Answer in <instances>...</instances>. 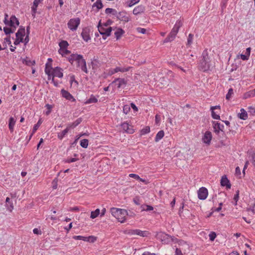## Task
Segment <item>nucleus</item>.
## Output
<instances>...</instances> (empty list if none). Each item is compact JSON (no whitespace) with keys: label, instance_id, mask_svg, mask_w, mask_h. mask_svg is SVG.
Here are the masks:
<instances>
[{"label":"nucleus","instance_id":"cd10ccee","mask_svg":"<svg viewBox=\"0 0 255 255\" xmlns=\"http://www.w3.org/2000/svg\"><path fill=\"white\" fill-rule=\"evenodd\" d=\"M16 123L15 120L13 117H10L8 120V128L10 132H12Z\"/></svg>","mask_w":255,"mask_h":255},{"label":"nucleus","instance_id":"4c0bfd02","mask_svg":"<svg viewBox=\"0 0 255 255\" xmlns=\"http://www.w3.org/2000/svg\"><path fill=\"white\" fill-rule=\"evenodd\" d=\"M22 62L27 66L34 65L35 64L34 60H31L27 58L23 59Z\"/></svg>","mask_w":255,"mask_h":255},{"label":"nucleus","instance_id":"09e8293b","mask_svg":"<svg viewBox=\"0 0 255 255\" xmlns=\"http://www.w3.org/2000/svg\"><path fill=\"white\" fill-rule=\"evenodd\" d=\"M45 107L47 109V111H46V112H45V114L46 115H49L50 114V113L51 112L52 109L53 108V106L51 105L47 104H46Z\"/></svg>","mask_w":255,"mask_h":255},{"label":"nucleus","instance_id":"72a5a7b5","mask_svg":"<svg viewBox=\"0 0 255 255\" xmlns=\"http://www.w3.org/2000/svg\"><path fill=\"white\" fill-rule=\"evenodd\" d=\"M82 120L80 118L77 119L74 123L69 124L67 126L70 127V128H74L78 126L81 122Z\"/></svg>","mask_w":255,"mask_h":255},{"label":"nucleus","instance_id":"ea45409f","mask_svg":"<svg viewBox=\"0 0 255 255\" xmlns=\"http://www.w3.org/2000/svg\"><path fill=\"white\" fill-rule=\"evenodd\" d=\"M117 71V72H121L122 73H124L129 71L130 67H128V68L121 67H117L115 68Z\"/></svg>","mask_w":255,"mask_h":255},{"label":"nucleus","instance_id":"473e14b6","mask_svg":"<svg viewBox=\"0 0 255 255\" xmlns=\"http://www.w3.org/2000/svg\"><path fill=\"white\" fill-rule=\"evenodd\" d=\"M105 13L107 14H112L113 15H115L116 17L118 13V11L116 9L112 8H107L105 9Z\"/></svg>","mask_w":255,"mask_h":255},{"label":"nucleus","instance_id":"6ab92c4d","mask_svg":"<svg viewBox=\"0 0 255 255\" xmlns=\"http://www.w3.org/2000/svg\"><path fill=\"white\" fill-rule=\"evenodd\" d=\"M43 0H34L33 5L31 6L32 15L34 17L37 12V7L39 3H41Z\"/></svg>","mask_w":255,"mask_h":255},{"label":"nucleus","instance_id":"20e7f679","mask_svg":"<svg viewBox=\"0 0 255 255\" xmlns=\"http://www.w3.org/2000/svg\"><path fill=\"white\" fill-rule=\"evenodd\" d=\"M124 233L130 236L137 235L142 237H147L150 234L147 231H141L139 229H127L124 231Z\"/></svg>","mask_w":255,"mask_h":255},{"label":"nucleus","instance_id":"de8ad7c7","mask_svg":"<svg viewBox=\"0 0 255 255\" xmlns=\"http://www.w3.org/2000/svg\"><path fill=\"white\" fill-rule=\"evenodd\" d=\"M239 194L240 191L239 190H237L236 191V194L234 195L233 200L235 201V205H236L237 204V202L239 199Z\"/></svg>","mask_w":255,"mask_h":255},{"label":"nucleus","instance_id":"774afa93","mask_svg":"<svg viewBox=\"0 0 255 255\" xmlns=\"http://www.w3.org/2000/svg\"><path fill=\"white\" fill-rule=\"evenodd\" d=\"M175 255H183L181 250L176 248L175 250Z\"/></svg>","mask_w":255,"mask_h":255},{"label":"nucleus","instance_id":"1a4fd4ad","mask_svg":"<svg viewBox=\"0 0 255 255\" xmlns=\"http://www.w3.org/2000/svg\"><path fill=\"white\" fill-rule=\"evenodd\" d=\"M212 139V134L211 131H206L203 134L202 138V141L207 145L211 143Z\"/></svg>","mask_w":255,"mask_h":255},{"label":"nucleus","instance_id":"6e6552de","mask_svg":"<svg viewBox=\"0 0 255 255\" xmlns=\"http://www.w3.org/2000/svg\"><path fill=\"white\" fill-rule=\"evenodd\" d=\"M158 238L160 239L161 242L164 244H168L171 240V237L168 235L160 232L157 234Z\"/></svg>","mask_w":255,"mask_h":255},{"label":"nucleus","instance_id":"f03ea898","mask_svg":"<svg viewBox=\"0 0 255 255\" xmlns=\"http://www.w3.org/2000/svg\"><path fill=\"white\" fill-rule=\"evenodd\" d=\"M44 71L48 77L49 75H51L53 78L56 77L59 78H62L63 77V70L58 66L53 68L52 64L51 63H46Z\"/></svg>","mask_w":255,"mask_h":255},{"label":"nucleus","instance_id":"f3484780","mask_svg":"<svg viewBox=\"0 0 255 255\" xmlns=\"http://www.w3.org/2000/svg\"><path fill=\"white\" fill-rule=\"evenodd\" d=\"M121 127L125 132L131 134L134 132L132 126L129 125L128 123L124 122L121 124Z\"/></svg>","mask_w":255,"mask_h":255},{"label":"nucleus","instance_id":"7c9ffc66","mask_svg":"<svg viewBox=\"0 0 255 255\" xmlns=\"http://www.w3.org/2000/svg\"><path fill=\"white\" fill-rule=\"evenodd\" d=\"M125 33L124 30L121 28H119L115 32V36L116 38V39H119L123 35V34Z\"/></svg>","mask_w":255,"mask_h":255},{"label":"nucleus","instance_id":"e2e57ef3","mask_svg":"<svg viewBox=\"0 0 255 255\" xmlns=\"http://www.w3.org/2000/svg\"><path fill=\"white\" fill-rule=\"evenodd\" d=\"M136 30L138 33L145 34L146 32V29L141 27H137Z\"/></svg>","mask_w":255,"mask_h":255},{"label":"nucleus","instance_id":"2f4dec72","mask_svg":"<svg viewBox=\"0 0 255 255\" xmlns=\"http://www.w3.org/2000/svg\"><path fill=\"white\" fill-rule=\"evenodd\" d=\"M255 97V94L253 90H251L246 92L243 95V99H247L251 97Z\"/></svg>","mask_w":255,"mask_h":255},{"label":"nucleus","instance_id":"864d4df0","mask_svg":"<svg viewBox=\"0 0 255 255\" xmlns=\"http://www.w3.org/2000/svg\"><path fill=\"white\" fill-rule=\"evenodd\" d=\"M216 236V234L214 232H211L209 235V239L212 242L214 241Z\"/></svg>","mask_w":255,"mask_h":255},{"label":"nucleus","instance_id":"a211bd4d","mask_svg":"<svg viewBox=\"0 0 255 255\" xmlns=\"http://www.w3.org/2000/svg\"><path fill=\"white\" fill-rule=\"evenodd\" d=\"M220 183L221 186L226 187L227 189H230L231 187V185L230 183V181L228 179L226 175H224L222 177Z\"/></svg>","mask_w":255,"mask_h":255},{"label":"nucleus","instance_id":"7ed1b4c3","mask_svg":"<svg viewBox=\"0 0 255 255\" xmlns=\"http://www.w3.org/2000/svg\"><path fill=\"white\" fill-rule=\"evenodd\" d=\"M111 214L121 223H124L128 215V212L125 209L116 208H111Z\"/></svg>","mask_w":255,"mask_h":255},{"label":"nucleus","instance_id":"412c9836","mask_svg":"<svg viewBox=\"0 0 255 255\" xmlns=\"http://www.w3.org/2000/svg\"><path fill=\"white\" fill-rule=\"evenodd\" d=\"M182 25L183 22L181 20H177L171 31L173 32L177 35L180 28L182 26Z\"/></svg>","mask_w":255,"mask_h":255},{"label":"nucleus","instance_id":"b1692460","mask_svg":"<svg viewBox=\"0 0 255 255\" xmlns=\"http://www.w3.org/2000/svg\"><path fill=\"white\" fill-rule=\"evenodd\" d=\"M99 95L97 96H94V95H91L90 98L86 100L85 102V104H94L98 102V98H99Z\"/></svg>","mask_w":255,"mask_h":255},{"label":"nucleus","instance_id":"58836bf2","mask_svg":"<svg viewBox=\"0 0 255 255\" xmlns=\"http://www.w3.org/2000/svg\"><path fill=\"white\" fill-rule=\"evenodd\" d=\"M69 44L66 40H62L59 43V46L61 49H66L68 46Z\"/></svg>","mask_w":255,"mask_h":255},{"label":"nucleus","instance_id":"e433bc0d","mask_svg":"<svg viewBox=\"0 0 255 255\" xmlns=\"http://www.w3.org/2000/svg\"><path fill=\"white\" fill-rule=\"evenodd\" d=\"M100 214V211L99 209H97L95 211L91 212L90 218L91 219H95L97 218Z\"/></svg>","mask_w":255,"mask_h":255},{"label":"nucleus","instance_id":"13d9d810","mask_svg":"<svg viewBox=\"0 0 255 255\" xmlns=\"http://www.w3.org/2000/svg\"><path fill=\"white\" fill-rule=\"evenodd\" d=\"M78 160V158H67V159H66L65 161V162L70 163H72V162H74L77 161Z\"/></svg>","mask_w":255,"mask_h":255},{"label":"nucleus","instance_id":"aec40b11","mask_svg":"<svg viewBox=\"0 0 255 255\" xmlns=\"http://www.w3.org/2000/svg\"><path fill=\"white\" fill-rule=\"evenodd\" d=\"M5 207L6 210L9 212H12L14 209L13 202L9 197L6 198Z\"/></svg>","mask_w":255,"mask_h":255},{"label":"nucleus","instance_id":"393cba45","mask_svg":"<svg viewBox=\"0 0 255 255\" xmlns=\"http://www.w3.org/2000/svg\"><path fill=\"white\" fill-rule=\"evenodd\" d=\"M25 34V28L23 26H20L17 32L15 34L16 37L17 38H23Z\"/></svg>","mask_w":255,"mask_h":255},{"label":"nucleus","instance_id":"4be33fe9","mask_svg":"<svg viewBox=\"0 0 255 255\" xmlns=\"http://www.w3.org/2000/svg\"><path fill=\"white\" fill-rule=\"evenodd\" d=\"M145 10V7L142 5H139L134 8L132 12L134 15H137L139 13H142Z\"/></svg>","mask_w":255,"mask_h":255},{"label":"nucleus","instance_id":"f704fd0d","mask_svg":"<svg viewBox=\"0 0 255 255\" xmlns=\"http://www.w3.org/2000/svg\"><path fill=\"white\" fill-rule=\"evenodd\" d=\"M93 7H96L97 11L102 8L103 4L102 2V0H96V1L93 4Z\"/></svg>","mask_w":255,"mask_h":255},{"label":"nucleus","instance_id":"79ce46f5","mask_svg":"<svg viewBox=\"0 0 255 255\" xmlns=\"http://www.w3.org/2000/svg\"><path fill=\"white\" fill-rule=\"evenodd\" d=\"M88 140L87 139H83L80 141V145L84 148H86L88 146Z\"/></svg>","mask_w":255,"mask_h":255},{"label":"nucleus","instance_id":"c756f323","mask_svg":"<svg viewBox=\"0 0 255 255\" xmlns=\"http://www.w3.org/2000/svg\"><path fill=\"white\" fill-rule=\"evenodd\" d=\"M164 135V132L163 130H161L159 131L157 134H156L154 140L155 142H158L160 140H161Z\"/></svg>","mask_w":255,"mask_h":255},{"label":"nucleus","instance_id":"69168bd1","mask_svg":"<svg viewBox=\"0 0 255 255\" xmlns=\"http://www.w3.org/2000/svg\"><path fill=\"white\" fill-rule=\"evenodd\" d=\"M241 58L242 60L244 61L248 60L249 59L250 56H248L247 54H242L240 55Z\"/></svg>","mask_w":255,"mask_h":255},{"label":"nucleus","instance_id":"a18cd8bd","mask_svg":"<svg viewBox=\"0 0 255 255\" xmlns=\"http://www.w3.org/2000/svg\"><path fill=\"white\" fill-rule=\"evenodd\" d=\"M140 0H129L127 2V6L128 7H131L133 5L138 3Z\"/></svg>","mask_w":255,"mask_h":255},{"label":"nucleus","instance_id":"c9c22d12","mask_svg":"<svg viewBox=\"0 0 255 255\" xmlns=\"http://www.w3.org/2000/svg\"><path fill=\"white\" fill-rule=\"evenodd\" d=\"M193 37L194 35L192 33L189 34L188 37H187V41L186 45L188 47H190L193 43Z\"/></svg>","mask_w":255,"mask_h":255},{"label":"nucleus","instance_id":"8fccbe9b","mask_svg":"<svg viewBox=\"0 0 255 255\" xmlns=\"http://www.w3.org/2000/svg\"><path fill=\"white\" fill-rule=\"evenodd\" d=\"M3 31L5 34L8 35L14 32V30H12L11 28L4 27H3Z\"/></svg>","mask_w":255,"mask_h":255},{"label":"nucleus","instance_id":"6e6d98bb","mask_svg":"<svg viewBox=\"0 0 255 255\" xmlns=\"http://www.w3.org/2000/svg\"><path fill=\"white\" fill-rule=\"evenodd\" d=\"M211 111V116L213 119L215 120H220V116L216 114V113L214 112V111Z\"/></svg>","mask_w":255,"mask_h":255},{"label":"nucleus","instance_id":"5701e85b","mask_svg":"<svg viewBox=\"0 0 255 255\" xmlns=\"http://www.w3.org/2000/svg\"><path fill=\"white\" fill-rule=\"evenodd\" d=\"M70 129V127L67 126L66 128L61 132H57V137L60 140H62Z\"/></svg>","mask_w":255,"mask_h":255},{"label":"nucleus","instance_id":"0eeeda50","mask_svg":"<svg viewBox=\"0 0 255 255\" xmlns=\"http://www.w3.org/2000/svg\"><path fill=\"white\" fill-rule=\"evenodd\" d=\"M117 18L124 22V23L129 22L131 20V18L126 10H123L122 11L118 12L116 16Z\"/></svg>","mask_w":255,"mask_h":255},{"label":"nucleus","instance_id":"9d476101","mask_svg":"<svg viewBox=\"0 0 255 255\" xmlns=\"http://www.w3.org/2000/svg\"><path fill=\"white\" fill-rule=\"evenodd\" d=\"M77 67L80 68L81 70L86 74L88 73V70L87 67L86 62L85 59L83 57L78 62L76 63Z\"/></svg>","mask_w":255,"mask_h":255},{"label":"nucleus","instance_id":"4d7b16f0","mask_svg":"<svg viewBox=\"0 0 255 255\" xmlns=\"http://www.w3.org/2000/svg\"><path fill=\"white\" fill-rule=\"evenodd\" d=\"M145 208L143 207L142 210L145 211H150L153 210V207L150 205H145L144 206Z\"/></svg>","mask_w":255,"mask_h":255},{"label":"nucleus","instance_id":"ddd939ff","mask_svg":"<svg viewBox=\"0 0 255 255\" xmlns=\"http://www.w3.org/2000/svg\"><path fill=\"white\" fill-rule=\"evenodd\" d=\"M83 57V56L81 54L72 53L68 57V60L71 64H73L74 62H76V63L78 62V61H79Z\"/></svg>","mask_w":255,"mask_h":255},{"label":"nucleus","instance_id":"9b49d317","mask_svg":"<svg viewBox=\"0 0 255 255\" xmlns=\"http://www.w3.org/2000/svg\"><path fill=\"white\" fill-rule=\"evenodd\" d=\"M81 36L85 41L88 42L91 40L90 29L87 27L83 28L81 33Z\"/></svg>","mask_w":255,"mask_h":255},{"label":"nucleus","instance_id":"f257e3e1","mask_svg":"<svg viewBox=\"0 0 255 255\" xmlns=\"http://www.w3.org/2000/svg\"><path fill=\"white\" fill-rule=\"evenodd\" d=\"M198 66L199 69L203 72H206L210 70L211 64L207 49H205L203 51Z\"/></svg>","mask_w":255,"mask_h":255},{"label":"nucleus","instance_id":"dca6fc26","mask_svg":"<svg viewBox=\"0 0 255 255\" xmlns=\"http://www.w3.org/2000/svg\"><path fill=\"white\" fill-rule=\"evenodd\" d=\"M61 94L63 98L68 101L73 102L76 101L74 97L68 91H66L63 89L61 90Z\"/></svg>","mask_w":255,"mask_h":255},{"label":"nucleus","instance_id":"423d86ee","mask_svg":"<svg viewBox=\"0 0 255 255\" xmlns=\"http://www.w3.org/2000/svg\"><path fill=\"white\" fill-rule=\"evenodd\" d=\"M80 24L79 17L71 18L67 23L68 28L72 31H76Z\"/></svg>","mask_w":255,"mask_h":255},{"label":"nucleus","instance_id":"bb28decb","mask_svg":"<svg viewBox=\"0 0 255 255\" xmlns=\"http://www.w3.org/2000/svg\"><path fill=\"white\" fill-rule=\"evenodd\" d=\"M112 30V27H110L106 29V32H103L101 29L100 34L102 35L103 39H106L108 37L110 36L111 31Z\"/></svg>","mask_w":255,"mask_h":255},{"label":"nucleus","instance_id":"bf43d9fd","mask_svg":"<svg viewBox=\"0 0 255 255\" xmlns=\"http://www.w3.org/2000/svg\"><path fill=\"white\" fill-rule=\"evenodd\" d=\"M23 42V38H17L16 37V39L15 40V41H14V44L15 45H17L18 44H19L21 42Z\"/></svg>","mask_w":255,"mask_h":255},{"label":"nucleus","instance_id":"5fc2aeb1","mask_svg":"<svg viewBox=\"0 0 255 255\" xmlns=\"http://www.w3.org/2000/svg\"><path fill=\"white\" fill-rule=\"evenodd\" d=\"M232 94H233V89L230 88L228 90V93L226 94V99L229 100L231 98Z\"/></svg>","mask_w":255,"mask_h":255},{"label":"nucleus","instance_id":"a878e982","mask_svg":"<svg viewBox=\"0 0 255 255\" xmlns=\"http://www.w3.org/2000/svg\"><path fill=\"white\" fill-rule=\"evenodd\" d=\"M176 34L173 32L170 31L169 34L168 35L166 38H165L163 41L164 43H168L174 40L175 38Z\"/></svg>","mask_w":255,"mask_h":255},{"label":"nucleus","instance_id":"37998d69","mask_svg":"<svg viewBox=\"0 0 255 255\" xmlns=\"http://www.w3.org/2000/svg\"><path fill=\"white\" fill-rule=\"evenodd\" d=\"M48 80H51V82L53 83L55 87L59 86V82L56 80H55L54 78L52 77L51 75H49L48 77Z\"/></svg>","mask_w":255,"mask_h":255},{"label":"nucleus","instance_id":"a19ab883","mask_svg":"<svg viewBox=\"0 0 255 255\" xmlns=\"http://www.w3.org/2000/svg\"><path fill=\"white\" fill-rule=\"evenodd\" d=\"M97 240V237L94 236L86 237V242L93 243Z\"/></svg>","mask_w":255,"mask_h":255},{"label":"nucleus","instance_id":"3c124183","mask_svg":"<svg viewBox=\"0 0 255 255\" xmlns=\"http://www.w3.org/2000/svg\"><path fill=\"white\" fill-rule=\"evenodd\" d=\"M99 62L97 59L94 58L91 61V65L93 68L98 67Z\"/></svg>","mask_w":255,"mask_h":255},{"label":"nucleus","instance_id":"603ef678","mask_svg":"<svg viewBox=\"0 0 255 255\" xmlns=\"http://www.w3.org/2000/svg\"><path fill=\"white\" fill-rule=\"evenodd\" d=\"M73 239L76 240H82L86 242V237L82 236H74L73 237Z\"/></svg>","mask_w":255,"mask_h":255},{"label":"nucleus","instance_id":"39448f33","mask_svg":"<svg viewBox=\"0 0 255 255\" xmlns=\"http://www.w3.org/2000/svg\"><path fill=\"white\" fill-rule=\"evenodd\" d=\"M4 16L3 22L5 25L10 26L11 27H14L15 28L16 26L19 25V21L15 15H13L11 16L9 20H7L8 15L7 14H5Z\"/></svg>","mask_w":255,"mask_h":255},{"label":"nucleus","instance_id":"680f3d73","mask_svg":"<svg viewBox=\"0 0 255 255\" xmlns=\"http://www.w3.org/2000/svg\"><path fill=\"white\" fill-rule=\"evenodd\" d=\"M130 108L128 105H125L123 107V112L125 114H128L129 112Z\"/></svg>","mask_w":255,"mask_h":255},{"label":"nucleus","instance_id":"49530a36","mask_svg":"<svg viewBox=\"0 0 255 255\" xmlns=\"http://www.w3.org/2000/svg\"><path fill=\"white\" fill-rule=\"evenodd\" d=\"M42 124V121H41V119H40L37 122V124H35L34 127H33V133H34L37 129L38 128H39V127H40V126L41 125V124Z\"/></svg>","mask_w":255,"mask_h":255},{"label":"nucleus","instance_id":"338daca9","mask_svg":"<svg viewBox=\"0 0 255 255\" xmlns=\"http://www.w3.org/2000/svg\"><path fill=\"white\" fill-rule=\"evenodd\" d=\"M129 176L131 178H133L137 180H138V179L139 178V176L138 175L134 174V173L129 174Z\"/></svg>","mask_w":255,"mask_h":255},{"label":"nucleus","instance_id":"2eb2a0df","mask_svg":"<svg viewBox=\"0 0 255 255\" xmlns=\"http://www.w3.org/2000/svg\"><path fill=\"white\" fill-rule=\"evenodd\" d=\"M112 83H115L117 85V88L120 89L125 87L127 85V82L124 78H118L115 79Z\"/></svg>","mask_w":255,"mask_h":255},{"label":"nucleus","instance_id":"0e129e2a","mask_svg":"<svg viewBox=\"0 0 255 255\" xmlns=\"http://www.w3.org/2000/svg\"><path fill=\"white\" fill-rule=\"evenodd\" d=\"M82 136V135H77L75 137V140L71 143V146H74L76 144L78 140Z\"/></svg>","mask_w":255,"mask_h":255},{"label":"nucleus","instance_id":"f8f14e48","mask_svg":"<svg viewBox=\"0 0 255 255\" xmlns=\"http://www.w3.org/2000/svg\"><path fill=\"white\" fill-rule=\"evenodd\" d=\"M208 195V190L204 187H201L198 191V197L200 200H204L206 199Z\"/></svg>","mask_w":255,"mask_h":255},{"label":"nucleus","instance_id":"052dcab7","mask_svg":"<svg viewBox=\"0 0 255 255\" xmlns=\"http://www.w3.org/2000/svg\"><path fill=\"white\" fill-rule=\"evenodd\" d=\"M248 112L252 115L255 114V108L253 106H250L248 107Z\"/></svg>","mask_w":255,"mask_h":255},{"label":"nucleus","instance_id":"4468645a","mask_svg":"<svg viewBox=\"0 0 255 255\" xmlns=\"http://www.w3.org/2000/svg\"><path fill=\"white\" fill-rule=\"evenodd\" d=\"M214 131L216 134H219L220 131L224 132V126L218 122H213Z\"/></svg>","mask_w":255,"mask_h":255},{"label":"nucleus","instance_id":"c03bdc74","mask_svg":"<svg viewBox=\"0 0 255 255\" xmlns=\"http://www.w3.org/2000/svg\"><path fill=\"white\" fill-rule=\"evenodd\" d=\"M150 131V128L149 127H146L140 130V134L141 135H145L148 133Z\"/></svg>","mask_w":255,"mask_h":255},{"label":"nucleus","instance_id":"c85d7f7f","mask_svg":"<svg viewBox=\"0 0 255 255\" xmlns=\"http://www.w3.org/2000/svg\"><path fill=\"white\" fill-rule=\"evenodd\" d=\"M241 113L239 114L238 117L240 119L246 120L248 119V114L246 111L243 109L242 108L240 110Z\"/></svg>","mask_w":255,"mask_h":255}]
</instances>
